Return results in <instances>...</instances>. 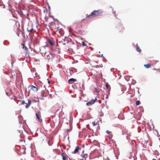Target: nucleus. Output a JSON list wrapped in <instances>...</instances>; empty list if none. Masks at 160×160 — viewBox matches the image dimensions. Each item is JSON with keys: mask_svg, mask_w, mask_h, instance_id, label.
Instances as JSON below:
<instances>
[{"mask_svg": "<svg viewBox=\"0 0 160 160\" xmlns=\"http://www.w3.org/2000/svg\"><path fill=\"white\" fill-rule=\"evenodd\" d=\"M50 28L55 32L58 31L59 28V23L58 21L51 22L49 24Z\"/></svg>", "mask_w": 160, "mask_h": 160, "instance_id": "f257e3e1", "label": "nucleus"}, {"mask_svg": "<svg viewBox=\"0 0 160 160\" xmlns=\"http://www.w3.org/2000/svg\"><path fill=\"white\" fill-rule=\"evenodd\" d=\"M102 10H94L92 12L91 14L88 15H87L86 18H91L95 17L96 16L99 15L102 13Z\"/></svg>", "mask_w": 160, "mask_h": 160, "instance_id": "f03ea898", "label": "nucleus"}, {"mask_svg": "<svg viewBox=\"0 0 160 160\" xmlns=\"http://www.w3.org/2000/svg\"><path fill=\"white\" fill-rule=\"evenodd\" d=\"M18 103H19L20 105H24V104H25V107L27 108L29 107V106L31 104V101L30 100H29L28 101V103H26L24 100H18Z\"/></svg>", "mask_w": 160, "mask_h": 160, "instance_id": "7ed1b4c3", "label": "nucleus"}, {"mask_svg": "<svg viewBox=\"0 0 160 160\" xmlns=\"http://www.w3.org/2000/svg\"><path fill=\"white\" fill-rule=\"evenodd\" d=\"M97 100V98L96 97H95V99H92L90 101L88 102L86 104L87 106H91L94 104L95 102Z\"/></svg>", "mask_w": 160, "mask_h": 160, "instance_id": "20e7f679", "label": "nucleus"}, {"mask_svg": "<svg viewBox=\"0 0 160 160\" xmlns=\"http://www.w3.org/2000/svg\"><path fill=\"white\" fill-rule=\"evenodd\" d=\"M47 41L50 45L51 46H53L55 45V41L52 38H50Z\"/></svg>", "mask_w": 160, "mask_h": 160, "instance_id": "39448f33", "label": "nucleus"}, {"mask_svg": "<svg viewBox=\"0 0 160 160\" xmlns=\"http://www.w3.org/2000/svg\"><path fill=\"white\" fill-rule=\"evenodd\" d=\"M72 44H73V43L70 42H67L66 43H64L63 44L64 45H66V46L67 47V48H66V49H71V47L70 45Z\"/></svg>", "mask_w": 160, "mask_h": 160, "instance_id": "423d86ee", "label": "nucleus"}, {"mask_svg": "<svg viewBox=\"0 0 160 160\" xmlns=\"http://www.w3.org/2000/svg\"><path fill=\"white\" fill-rule=\"evenodd\" d=\"M62 160H68L69 158V157L65 153H63L61 154Z\"/></svg>", "mask_w": 160, "mask_h": 160, "instance_id": "0eeeda50", "label": "nucleus"}, {"mask_svg": "<svg viewBox=\"0 0 160 160\" xmlns=\"http://www.w3.org/2000/svg\"><path fill=\"white\" fill-rule=\"evenodd\" d=\"M36 116L37 119L39 121L41 122L42 121V119L41 118L40 112V111H38L37 113H36Z\"/></svg>", "mask_w": 160, "mask_h": 160, "instance_id": "6e6552de", "label": "nucleus"}, {"mask_svg": "<svg viewBox=\"0 0 160 160\" xmlns=\"http://www.w3.org/2000/svg\"><path fill=\"white\" fill-rule=\"evenodd\" d=\"M48 94V92L47 90H43L42 92V95L43 97H46L47 96Z\"/></svg>", "mask_w": 160, "mask_h": 160, "instance_id": "1a4fd4ad", "label": "nucleus"}, {"mask_svg": "<svg viewBox=\"0 0 160 160\" xmlns=\"http://www.w3.org/2000/svg\"><path fill=\"white\" fill-rule=\"evenodd\" d=\"M81 157H82L81 160H83L84 158L86 160V158L88 157V154L87 153H84V151H83L81 155Z\"/></svg>", "mask_w": 160, "mask_h": 160, "instance_id": "9d476101", "label": "nucleus"}, {"mask_svg": "<svg viewBox=\"0 0 160 160\" xmlns=\"http://www.w3.org/2000/svg\"><path fill=\"white\" fill-rule=\"evenodd\" d=\"M27 31L30 32H32L34 31V29L32 26H29L27 28Z\"/></svg>", "mask_w": 160, "mask_h": 160, "instance_id": "9b49d317", "label": "nucleus"}, {"mask_svg": "<svg viewBox=\"0 0 160 160\" xmlns=\"http://www.w3.org/2000/svg\"><path fill=\"white\" fill-rule=\"evenodd\" d=\"M80 149V148L79 146H77L75 150L73 151L72 152V153L73 154H75L77 153L79 151V150Z\"/></svg>", "mask_w": 160, "mask_h": 160, "instance_id": "f8f14e48", "label": "nucleus"}, {"mask_svg": "<svg viewBox=\"0 0 160 160\" xmlns=\"http://www.w3.org/2000/svg\"><path fill=\"white\" fill-rule=\"evenodd\" d=\"M29 87L30 88L31 90L34 91H37L38 90V89L37 88L32 85H30Z\"/></svg>", "mask_w": 160, "mask_h": 160, "instance_id": "ddd939ff", "label": "nucleus"}, {"mask_svg": "<svg viewBox=\"0 0 160 160\" xmlns=\"http://www.w3.org/2000/svg\"><path fill=\"white\" fill-rule=\"evenodd\" d=\"M117 28L119 32H122L123 31L124 29V27L121 26H118Z\"/></svg>", "mask_w": 160, "mask_h": 160, "instance_id": "4468645a", "label": "nucleus"}, {"mask_svg": "<svg viewBox=\"0 0 160 160\" xmlns=\"http://www.w3.org/2000/svg\"><path fill=\"white\" fill-rule=\"evenodd\" d=\"M76 81V79H74L73 78H72L68 80V83L69 84L72 83L73 82H75Z\"/></svg>", "mask_w": 160, "mask_h": 160, "instance_id": "2eb2a0df", "label": "nucleus"}, {"mask_svg": "<svg viewBox=\"0 0 160 160\" xmlns=\"http://www.w3.org/2000/svg\"><path fill=\"white\" fill-rule=\"evenodd\" d=\"M21 45L22 46L23 49L25 50L26 52H27L28 50V48L25 45L24 43H22Z\"/></svg>", "mask_w": 160, "mask_h": 160, "instance_id": "dca6fc26", "label": "nucleus"}, {"mask_svg": "<svg viewBox=\"0 0 160 160\" xmlns=\"http://www.w3.org/2000/svg\"><path fill=\"white\" fill-rule=\"evenodd\" d=\"M136 47L137 51L139 52H141V50L138 46V44H136Z\"/></svg>", "mask_w": 160, "mask_h": 160, "instance_id": "f3484780", "label": "nucleus"}, {"mask_svg": "<svg viewBox=\"0 0 160 160\" xmlns=\"http://www.w3.org/2000/svg\"><path fill=\"white\" fill-rule=\"evenodd\" d=\"M51 55L50 54L49 55H47L45 56V58L46 59L49 60L51 59Z\"/></svg>", "mask_w": 160, "mask_h": 160, "instance_id": "a211bd4d", "label": "nucleus"}, {"mask_svg": "<svg viewBox=\"0 0 160 160\" xmlns=\"http://www.w3.org/2000/svg\"><path fill=\"white\" fill-rule=\"evenodd\" d=\"M92 124L93 126H95L97 124L98 125H99L98 123V122H96L95 121H93L92 122Z\"/></svg>", "mask_w": 160, "mask_h": 160, "instance_id": "6ab92c4d", "label": "nucleus"}, {"mask_svg": "<svg viewBox=\"0 0 160 160\" xmlns=\"http://www.w3.org/2000/svg\"><path fill=\"white\" fill-rule=\"evenodd\" d=\"M144 66L146 68H149L151 66V65L150 64H144Z\"/></svg>", "mask_w": 160, "mask_h": 160, "instance_id": "aec40b11", "label": "nucleus"}, {"mask_svg": "<svg viewBox=\"0 0 160 160\" xmlns=\"http://www.w3.org/2000/svg\"><path fill=\"white\" fill-rule=\"evenodd\" d=\"M140 103V102L139 101H137L136 102V104L137 105H139Z\"/></svg>", "mask_w": 160, "mask_h": 160, "instance_id": "412c9836", "label": "nucleus"}, {"mask_svg": "<svg viewBox=\"0 0 160 160\" xmlns=\"http://www.w3.org/2000/svg\"><path fill=\"white\" fill-rule=\"evenodd\" d=\"M105 86H106V88L107 89L109 87V85L108 83H107L106 84Z\"/></svg>", "mask_w": 160, "mask_h": 160, "instance_id": "4be33fe9", "label": "nucleus"}, {"mask_svg": "<svg viewBox=\"0 0 160 160\" xmlns=\"http://www.w3.org/2000/svg\"><path fill=\"white\" fill-rule=\"evenodd\" d=\"M82 44L83 46H85L86 45V44H85L84 42H82Z\"/></svg>", "mask_w": 160, "mask_h": 160, "instance_id": "5701e85b", "label": "nucleus"}, {"mask_svg": "<svg viewBox=\"0 0 160 160\" xmlns=\"http://www.w3.org/2000/svg\"><path fill=\"white\" fill-rule=\"evenodd\" d=\"M106 132L108 134H109L111 132L109 131L108 130L106 131Z\"/></svg>", "mask_w": 160, "mask_h": 160, "instance_id": "b1692460", "label": "nucleus"}, {"mask_svg": "<svg viewBox=\"0 0 160 160\" xmlns=\"http://www.w3.org/2000/svg\"><path fill=\"white\" fill-rule=\"evenodd\" d=\"M13 17L16 18L17 19H18V18L17 17H16L14 15H13Z\"/></svg>", "mask_w": 160, "mask_h": 160, "instance_id": "393cba45", "label": "nucleus"}, {"mask_svg": "<svg viewBox=\"0 0 160 160\" xmlns=\"http://www.w3.org/2000/svg\"><path fill=\"white\" fill-rule=\"evenodd\" d=\"M63 32H62V34H61V35H63Z\"/></svg>", "mask_w": 160, "mask_h": 160, "instance_id": "a878e982", "label": "nucleus"}, {"mask_svg": "<svg viewBox=\"0 0 160 160\" xmlns=\"http://www.w3.org/2000/svg\"><path fill=\"white\" fill-rule=\"evenodd\" d=\"M13 63V62H12V64Z\"/></svg>", "mask_w": 160, "mask_h": 160, "instance_id": "bb28decb", "label": "nucleus"}, {"mask_svg": "<svg viewBox=\"0 0 160 160\" xmlns=\"http://www.w3.org/2000/svg\"><path fill=\"white\" fill-rule=\"evenodd\" d=\"M24 106H25V105H25V104H24Z\"/></svg>", "mask_w": 160, "mask_h": 160, "instance_id": "cd10ccee", "label": "nucleus"}, {"mask_svg": "<svg viewBox=\"0 0 160 160\" xmlns=\"http://www.w3.org/2000/svg\"><path fill=\"white\" fill-rule=\"evenodd\" d=\"M100 116H102V115H100Z\"/></svg>", "mask_w": 160, "mask_h": 160, "instance_id": "c85d7f7f", "label": "nucleus"}, {"mask_svg": "<svg viewBox=\"0 0 160 160\" xmlns=\"http://www.w3.org/2000/svg\"><path fill=\"white\" fill-rule=\"evenodd\" d=\"M101 102V101H99V103H100Z\"/></svg>", "mask_w": 160, "mask_h": 160, "instance_id": "c756f323", "label": "nucleus"}]
</instances>
